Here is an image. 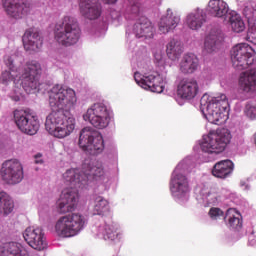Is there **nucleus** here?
Masks as SVG:
<instances>
[{"mask_svg": "<svg viewBox=\"0 0 256 256\" xmlns=\"http://www.w3.org/2000/svg\"><path fill=\"white\" fill-rule=\"evenodd\" d=\"M223 31L219 28H212L204 42V55L217 53V46L223 41Z\"/></svg>", "mask_w": 256, "mask_h": 256, "instance_id": "nucleus-21", "label": "nucleus"}, {"mask_svg": "<svg viewBox=\"0 0 256 256\" xmlns=\"http://www.w3.org/2000/svg\"><path fill=\"white\" fill-rule=\"evenodd\" d=\"M154 57H155L156 61H158V63H159V61H161L163 59V56H161V54H155Z\"/></svg>", "mask_w": 256, "mask_h": 256, "instance_id": "nucleus-42", "label": "nucleus"}, {"mask_svg": "<svg viewBox=\"0 0 256 256\" xmlns=\"http://www.w3.org/2000/svg\"><path fill=\"white\" fill-rule=\"evenodd\" d=\"M101 175V169L92 166L91 160H85L82 164V172L79 169H68L63 178L66 183H69L71 188L64 189L57 201L58 213H72L77 208L79 201V194L77 189H83L89 181V177H99Z\"/></svg>", "mask_w": 256, "mask_h": 256, "instance_id": "nucleus-1", "label": "nucleus"}, {"mask_svg": "<svg viewBox=\"0 0 256 256\" xmlns=\"http://www.w3.org/2000/svg\"><path fill=\"white\" fill-rule=\"evenodd\" d=\"M208 13L212 17L222 19H227L231 15L229 14V5L223 0H210L208 3Z\"/></svg>", "mask_w": 256, "mask_h": 256, "instance_id": "nucleus-25", "label": "nucleus"}, {"mask_svg": "<svg viewBox=\"0 0 256 256\" xmlns=\"http://www.w3.org/2000/svg\"><path fill=\"white\" fill-rule=\"evenodd\" d=\"M240 186H241V187H245V190H246V191H248V189H249V186H248V184H247L245 181H241V182H240Z\"/></svg>", "mask_w": 256, "mask_h": 256, "instance_id": "nucleus-41", "label": "nucleus"}, {"mask_svg": "<svg viewBox=\"0 0 256 256\" xmlns=\"http://www.w3.org/2000/svg\"><path fill=\"white\" fill-rule=\"evenodd\" d=\"M228 107L229 102L225 94L213 98H210L208 94H204L200 99V110L202 114L209 123H213L214 125H219L221 119L225 117Z\"/></svg>", "mask_w": 256, "mask_h": 256, "instance_id": "nucleus-3", "label": "nucleus"}, {"mask_svg": "<svg viewBox=\"0 0 256 256\" xmlns=\"http://www.w3.org/2000/svg\"><path fill=\"white\" fill-rule=\"evenodd\" d=\"M55 39L64 47H71L79 43L81 39V27L79 21L73 16H64L61 23L55 26Z\"/></svg>", "mask_w": 256, "mask_h": 256, "instance_id": "nucleus-4", "label": "nucleus"}, {"mask_svg": "<svg viewBox=\"0 0 256 256\" xmlns=\"http://www.w3.org/2000/svg\"><path fill=\"white\" fill-rule=\"evenodd\" d=\"M41 75V64L33 60L28 62L22 73V87L28 94L39 91V77Z\"/></svg>", "mask_w": 256, "mask_h": 256, "instance_id": "nucleus-11", "label": "nucleus"}, {"mask_svg": "<svg viewBox=\"0 0 256 256\" xmlns=\"http://www.w3.org/2000/svg\"><path fill=\"white\" fill-rule=\"evenodd\" d=\"M85 225H87V218L79 213H73L59 218L55 229L58 235H62V237H75L85 229Z\"/></svg>", "mask_w": 256, "mask_h": 256, "instance_id": "nucleus-6", "label": "nucleus"}, {"mask_svg": "<svg viewBox=\"0 0 256 256\" xmlns=\"http://www.w3.org/2000/svg\"><path fill=\"white\" fill-rule=\"evenodd\" d=\"M228 20L235 33H242V31H245V22H243V19L238 14H230Z\"/></svg>", "mask_w": 256, "mask_h": 256, "instance_id": "nucleus-36", "label": "nucleus"}, {"mask_svg": "<svg viewBox=\"0 0 256 256\" xmlns=\"http://www.w3.org/2000/svg\"><path fill=\"white\" fill-rule=\"evenodd\" d=\"M45 127L50 135L65 139L75 130V118L67 117L65 110H52L46 117Z\"/></svg>", "mask_w": 256, "mask_h": 256, "instance_id": "nucleus-2", "label": "nucleus"}, {"mask_svg": "<svg viewBox=\"0 0 256 256\" xmlns=\"http://www.w3.org/2000/svg\"><path fill=\"white\" fill-rule=\"evenodd\" d=\"M207 22V13L203 9L197 8L195 12H191L186 17V25L192 31H199Z\"/></svg>", "mask_w": 256, "mask_h": 256, "instance_id": "nucleus-22", "label": "nucleus"}, {"mask_svg": "<svg viewBox=\"0 0 256 256\" xmlns=\"http://www.w3.org/2000/svg\"><path fill=\"white\" fill-rule=\"evenodd\" d=\"M2 7L10 19L19 21L31 13L33 2L31 0H2Z\"/></svg>", "mask_w": 256, "mask_h": 256, "instance_id": "nucleus-14", "label": "nucleus"}, {"mask_svg": "<svg viewBox=\"0 0 256 256\" xmlns=\"http://www.w3.org/2000/svg\"><path fill=\"white\" fill-rule=\"evenodd\" d=\"M79 9L82 17L95 21L101 17L103 8L99 0H79Z\"/></svg>", "mask_w": 256, "mask_h": 256, "instance_id": "nucleus-17", "label": "nucleus"}, {"mask_svg": "<svg viewBox=\"0 0 256 256\" xmlns=\"http://www.w3.org/2000/svg\"><path fill=\"white\" fill-rule=\"evenodd\" d=\"M36 163H42V161L36 160Z\"/></svg>", "mask_w": 256, "mask_h": 256, "instance_id": "nucleus-45", "label": "nucleus"}, {"mask_svg": "<svg viewBox=\"0 0 256 256\" xmlns=\"http://www.w3.org/2000/svg\"><path fill=\"white\" fill-rule=\"evenodd\" d=\"M233 169H235L233 161L229 159L221 160L213 166L212 175L217 179H227V177H231Z\"/></svg>", "mask_w": 256, "mask_h": 256, "instance_id": "nucleus-26", "label": "nucleus"}, {"mask_svg": "<svg viewBox=\"0 0 256 256\" xmlns=\"http://www.w3.org/2000/svg\"><path fill=\"white\" fill-rule=\"evenodd\" d=\"M245 114L249 119H256V107L251 106V104H247L245 107Z\"/></svg>", "mask_w": 256, "mask_h": 256, "instance_id": "nucleus-40", "label": "nucleus"}, {"mask_svg": "<svg viewBox=\"0 0 256 256\" xmlns=\"http://www.w3.org/2000/svg\"><path fill=\"white\" fill-rule=\"evenodd\" d=\"M230 57L234 69L243 71L249 69L255 63L253 48L247 43L237 44L230 50Z\"/></svg>", "mask_w": 256, "mask_h": 256, "instance_id": "nucleus-9", "label": "nucleus"}, {"mask_svg": "<svg viewBox=\"0 0 256 256\" xmlns=\"http://www.w3.org/2000/svg\"><path fill=\"white\" fill-rule=\"evenodd\" d=\"M134 79L142 89H148L152 93H163L165 90V80H163L159 72H152L143 77H141L139 72H135Z\"/></svg>", "mask_w": 256, "mask_h": 256, "instance_id": "nucleus-15", "label": "nucleus"}, {"mask_svg": "<svg viewBox=\"0 0 256 256\" xmlns=\"http://www.w3.org/2000/svg\"><path fill=\"white\" fill-rule=\"evenodd\" d=\"M231 141V133L223 128L216 132H210L207 136H203L200 148L204 153H223L225 147Z\"/></svg>", "mask_w": 256, "mask_h": 256, "instance_id": "nucleus-8", "label": "nucleus"}, {"mask_svg": "<svg viewBox=\"0 0 256 256\" xmlns=\"http://www.w3.org/2000/svg\"><path fill=\"white\" fill-rule=\"evenodd\" d=\"M106 3H109V4H113V3H117V0H105Z\"/></svg>", "mask_w": 256, "mask_h": 256, "instance_id": "nucleus-43", "label": "nucleus"}, {"mask_svg": "<svg viewBox=\"0 0 256 256\" xmlns=\"http://www.w3.org/2000/svg\"><path fill=\"white\" fill-rule=\"evenodd\" d=\"M94 209H93V215H105V213L109 212V202L101 197L94 195Z\"/></svg>", "mask_w": 256, "mask_h": 256, "instance_id": "nucleus-32", "label": "nucleus"}, {"mask_svg": "<svg viewBox=\"0 0 256 256\" xmlns=\"http://www.w3.org/2000/svg\"><path fill=\"white\" fill-rule=\"evenodd\" d=\"M24 125L23 133L26 135H36L37 131H39V119L33 114L28 116V120H26Z\"/></svg>", "mask_w": 256, "mask_h": 256, "instance_id": "nucleus-34", "label": "nucleus"}, {"mask_svg": "<svg viewBox=\"0 0 256 256\" xmlns=\"http://www.w3.org/2000/svg\"><path fill=\"white\" fill-rule=\"evenodd\" d=\"M183 53V44L177 39H171L166 45V55L171 61H177Z\"/></svg>", "mask_w": 256, "mask_h": 256, "instance_id": "nucleus-29", "label": "nucleus"}, {"mask_svg": "<svg viewBox=\"0 0 256 256\" xmlns=\"http://www.w3.org/2000/svg\"><path fill=\"white\" fill-rule=\"evenodd\" d=\"M26 243L36 251H43L47 249V239L45 238V232L43 228L28 227L23 233Z\"/></svg>", "mask_w": 256, "mask_h": 256, "instance_id": "nucleus-16", "label": "nucleus"}, {"mask_svg": "<svg viewBox=\"0 0 256 256\" xmlns=\"http://www.w3.org/2000/svg\"><path fill=\"white\" fill-rule=\"evenodd\" d=\"M99 232L103 235L105 241H115L117 239V231L111 225H104L99 227Z\"/></svg>", "mask_w": 256, "mask_h": 256, "instance_id": "nucleus-38", "label": "nucleus"}, {"mask_svg": "<svg viewBox=\"0 0 256 256\" xmlns=\"http://www.w3.org/2000/svg\"><path fill=\"white\" fill-rule=\"evenodd\" d=\"M126 13L130 15L129 19H135V17H139V13H141V2H139V0H128Z\"/></svg>", "mask_w": 256, "mask_h": 256, "instance_id": "nucleus-37", "label": "nucleus"}, {"mask_svg": "<svg viewBox=\"0 0 256 256\" xmlns=\"http://www.w3.org/2000/svg\"><path fill=\"white\" fill-rule=\"evenodd\" d=\"M244 16L246 17L249 27L247 37L251 43L256 45V10L251 6H246L243 10Z\"/></svg>", "mask_w": 256, "mask_h": 256, "instance_id": "nucleus-28", "label": "nucleus"}, {"mask_svg": "<svg viewBox=\"0 0 256 256\" xmlns=\"http://www.w3.org/2000/svg\"><path fill=\"white\" fill-rule=\"evenodd\" d=\"M181 18L174 14L171 9L167 10V15L163 16L159 23V31L160 33H169V31H173L178 25Z\"/></svg>", "mask_w": 256, "mask_h": 256, "instance_id": "nucleus-27", "label": "nucleus"}, {"mask_svg": "<svg viewBox=\"0 0 256 256\" xmlns=\"http://www.w3.org/2000/svg\"><path fill=\"white\" fill-rule=\"evenodd\" d=\"M4 62L8 70H4L2 72L1 79L3 83H9V81H13V79H15L12 73L17 71V67H15V64L13 63V58L9 56L4 60Z\"/></svg>", "mask_w": 256, "mask_h": 256, "instance_id": "nucleus-33", "label": "nucleus"}, {"mask_svg": "<svg viewBox=\"0 0 256 256\" xmlns=\"http://www.w3.org/2000/svg\"><path fill=\"white\" fill-rule=\"evenodd\" d=\"M185 169H187V164L183 161L176 166L171 176L170 191L176 199H183L189 193V180Z\"/></svg>", "mask_w": 256, "mask_h": 256, "instance_id": "nucleus-10", "label": "nucleus"}, {"mask_svg": "<svg viewBox=\"0 0 256 256\" xmlns=\"http://www.w3.org/2000/svg\"><path fill=\"white\" fill-rule=\"evenodd\" d=\"M78 145L88 155H99L105 149L103 136L91 127H85L80 131Z\"/></svg>", "mask_w": 256, "mask_h": 256, "instance_id": "nucleus-5", "label": "nucleus"}, {"mask_svg": "<svg viewBox=\"0 0 256 256\" xmlns=\"http://www.w3.org/2000/svg\"><path fill=\"white\" fill-rule=\"evenodd\" d=\"M77 103L75 90L56 84L49 91V106L52 111H65L67 105Z\"/></svg>", "mask_w": 256, "mask_h": 256, "instance_id": "nucleus-7", "label": "nucleus"}, {"mask_svg": "<svg viewBox=\"0 0 256 256\" xmlns=\"http://www.w3.org/2000/svg\"><path fill=\"white\" fill-rule=\"evenodd\" d=\"M132 31L138 39H151L155 29L153 28V25H151L149 18L140 16L133 25Z\"/></svg>", "mask_w": 256, "mask_h": 256, "instance_id": "nucleus-19", "label": "nucleus"}, {"mask_svg": "<svg viewBox=\"0 0 256 256\" xmlns=\"http://www.w3.org/2000/svg\"><path fill=\"white\" fill-rule=\"evenodd\" d=\"M31 113L26 110H15L14 111V123H16L18 129L23 133L25 129V123L29 119Z\"/></svg>", "mask_w": 256, "mask_h": 256, "instance_id": "nucleus-35", "label": "nucleus"}, {"mask_svg": "<svg viewBox=\"0 0 256 256\" xmlns=\"http://www.w3.org/2000/svg\"><path fill=\"white\" fill-rule=\"evenodd\" d=\"M84 121H89L95 129H105L109 127V121L111 117L109 116V110L107 106L103 103H96L83 114Z\"/></svg>", "mask_w": 256, "mask_h": 256, "instance_id": "nucleus-13", "label": "nucleus"}, {"mask_svg": "<svg viewBox=\"0 0 256 256\" xmlns=\"http://www.w3.org/2000/svg\"><path fill=\"white\" fill-rule=\"evenodd\" d=\"M179 69L183 75H191L199 69V58L193 53L184 54L180 63Z\"/></svg>", "mask_w": 256, "mask_h": 256, "instance_id": "nucleus-23", "label": "nucleus"}, {"mask_svg": "<svg viewBox=\"0 0 256 256\" xmlns=\"http://www.w3.org/2000/svg\"><path fill=\"white\" fill-rule=\"evenodd\" d=\"M0 177L6 185H18L24 178L23 165L19 160H6L0 168Z\"/></svg>", "mask_w": 256, "mask_h": 256, "instance_id": "nucleus-12", "label": "nucleus"}, {"mask_svg": "<svg viewBox=\"0 0 256 256\" xmlns=\"http://www.w3.org/2000/svg\"><path fill=\"white\" fill-rule=\"evenodd\" d=\"M177 93L182 99H195L199 93V84L192 78L182 79L177 87Z\"/></svg>", "mask_w": 256, "mask_h": 256, "instance_id": "nucleus-18", "label": "nucleus"}, {"mask_svg": "<svg viewBox=\"0 0 256 256\" xmlns=\"http://www.w3.org/2000/svg\"><path fill=\"white\" fill-rule=\"evenodd\" d=\"M22 41L27 51L37 52L43 47V37H41L39 31L33 28L25 31Z\"/></svg>", "mask_w": 256, "mask_h": 256, "instance_id": "nucleus-20", "label": "nucleus"}, {"mask_svg": "<svg viewBox=\"0 0 256 256\" xmlns=\"http://www.w3.org/2000/svg\"><path fill=\"white\" fill-rule=\"evenodd\" d=\"M13 209H15L13 198L4 191L0 192V215L7 217V215L13 213Z\"/></svg>", "mask_w": 256, "mask_h": 256, "instance_id": "nucleus-30", "label": "nucleus"}, {"mask_svg": "<svg viewBox=\"0 0 256 256\" xmlns=\"http://www.w3.org/2000/svg\"><path fill=\"white\" fill-rule=\"evenodd\" d=\"M209 215L213 220L221 219V217L225 218V213L220 208H211Z\"/></svg>", "mask_w": 256, "mask_h": 256, "instance_id": "nucleus-39", "label": "nucleus"}, {"mask_svg": "<svg viewBox=\"0 0 256 256\" xmlns=\"http://www.w3.org/2000/svg\"><path fill=\"white\" fill-rule=\"evenodd\" d=\"M240 90L244 93H251L256 91V69L251 68L250 70L241 73L239 78Z\"/></svg>", "mask_w": 256, "mask_h": 256, "instance_id": "nucleus-24", "label": "nucleus"}, {"mask_svg": "<svg viewBox=\"0 0 256 256\" xmlns=\"http://www.w3.org/2000/svg\"><path fill=\"white\" fill-rule=\"evenodd\" d=\"M15 101H19V97H16V98H15Z\"/></svg>", "mask_w": 256, "mask_h": 256, "instance_id": "nucleus-44", "label": "nucleus"}, {"mask_svg": "<svg viewBox=\"0 0 256 256\" xmlns=\"http://www.w3.org/2000/svg\"><path fill=\"white\" fill-rule=\"evenodd\" d=\"M234 212L235 209L227 210L226 215L224 217V221L225 223H227L228 227H231L232 229L239 231V229L243 227V220L240 218V214H238V216L233 215Z\"/></svg>", "mask_w": 256, "mask_h": 256, "instance_id": "nucleus-31", "label": "nucleus"}]
</instances>
